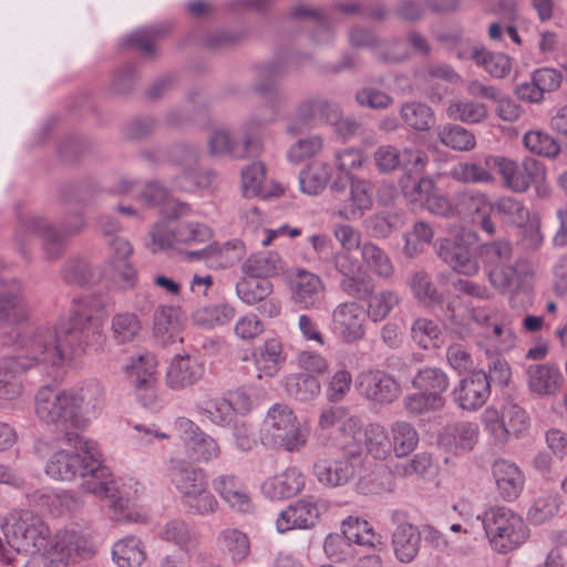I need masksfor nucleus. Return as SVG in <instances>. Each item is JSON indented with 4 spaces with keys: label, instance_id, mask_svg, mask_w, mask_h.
Segmentation results:
<instances>
[{
    "label": "nucleus",
    "instance_id": "14",
    "mask_svg": "<svg viewBox=\"0 0 567 567\" xmlns=\"http://www.w3.org/2000/svg\"><path fill=\"white\" fill-rule=\"evenodd\" d=\"M174 427L184 441L189 455L199 463H208L220 456L221 450L217 441L204 432L194 421L179 416Z\"/></svg>",
    "mask_w": 567,
    "mask_h": 567
},
{
    "label": "nucleus",
    "instance_id": "20",
    "mask_svg": "<svg viewBox=\"0 0 567 567\" xmlns=\"http://www.w3.org/2000/svg\"><path fill=\"white\" fill-rule=\"evenodd\" d=\"M491 394L487 373L477 371L464 378L454 386L452 396L458 408L476 411L482 408Z\"/></svg>",
    "mask_w": 567,
    "mask_h": 567
},
{
    "label": "nucleus",
    "instance_id": "1",
    "mask_svg": "<svg viewBox=\"0 0 567 567\" xmlns=\"http://www.w3.org/2000/svg\"><path fill=\"white\" fill-rule=\"evenodd\" d=\"M99 303L84 297L74 299L69 319L59 320L51 327L41 324L21 331L18 326L29 318V309L22 295L19 280H0V348L14 347L18 355L0 360V400H17L23 392L18 379L35 367L59 368L82 354L86 348L101 338V324L95 320Z\"/></svg>",
    "mask_w": 567,
    "mask_h": 567
},
{
    "label": "nucleus",
    "instance_id": "48",
    "mask_svg": "<svg viewBox=\"0 0 567 567\" xmlns=\"http://www.w3.org/2000/svg\"><path fill=\"white\" fill-rule=\"evenodd\" d=\"M272 284L267 279L245 277L236 284V295L246 305L254 306L271 295Z\"/></svg>",
    "mask_w": 567,
    "mask_h": 567
},
{
    "label": "nucleus",
    "instance_id": "49",
    "mask_svg": "<svg viewBox=\"0 0 567 567\" xmlns=\"http://www.w3.org/2000/svg\"><path fill=\"white\" fill-rule=\"evenodd\" d=\"M401 118L414 131H429L435 122L433 110L420 102H408L401 106Z\"/></svg>",
    "mask_w": 567,
    "mask_h": 567
},
{
    "label": "nucleus",
    "instance_id": "63",
    "mask_svg": "<svg viewBox=\"0 0 567 567\" xmlns=\"http://www.w3.org/2000/svg\"><path fill=\"white\" fill-rule=\"evenodd\" d=\"M523 142L529 152L540 156L555 157L560 152V146L556 140L538 130L526 132Z\"/></svg>",
    "mask_w": 567,
    "mask_h": 567
},
{
    "label": "nucleus",
    "instance_id": "54",
    "mask_svg": "<svg viewBox=\"0 0 567 567\" xmlns=\"http://www.w3.org/2000/svg\"><path fill=\"white\" fill-rule=\"evenodd\" d=\"M412 384L420 391L442 395L447 390L450 380L442 369L426 367L417 371L412 380Z\"/></svg>",
    "mask_w": 567,
    "mask_h": 567
},
{
    "label": "nucleus",
    "instance_id": "56",
    "mask_svg": "<svg viewBox=\"0 0 567 567\" xmlns=\"http://www.w3.org/2000/svg\"><path fill=\"white\" fill-rule=\"evenodd\" d=\"M142 330L140 318L133 312H118L112 318L113 338L118 343L133 341Z\"/></svg>",
    "mask_w": 567,
    "mask_h": 567
},
{
    "label": "nucleus",
    "instance_id": "46",
    "mask_svg": "<svg viewBox=\"0 0 567 567\" xmlns=\"http://www.w3.org/2000/svg\"><path fill=\"white\" fill-rule=\"evenodd\" d=\"M287 393L301 402L315 400L321 392V384L317 377L306 373H292L285 378Z\"/></svg>",
    "mask_w": 567,
    "mask_h": 567
},
{
    "label": "nucleus",
    "instance_id": "42",
    "mask_svg": "<svg viewBox=\"0 0 567 567\" xmlns=\"http://www.w3.org/2000/svg\"><path fill=\"white\" fill-rule=\"evenodd\" d=\"M275 118V110L262 118L250 117L243 125V147L237 145V152L234 153L235 158H246L257 156L262 151V140L259 133L254 131L255 126H261Z\"/></svg>",
    "mask_w": 567,
    "mask_h": 567
},
{
    "label": "nucleus",
    "instance_id": "18",
    "mask_svg": "<svg viewBox=\"0 0 567 567\" xmlns=\"http://www.w3.org/2000/svg\"><path fill=\"white\" fill-rule=\"evenodd\" d=\"M85 551V539L75 530L63 529L48 537V545L41 554L51 564L69 565L83 557Z\"/></svg>",
    "mask_w": 567,
    "mask_h": 567
},
{
    "label": "nucleus",
    "instance_id": "33",
    "mask_svg": "<svg viewBox=\"0 0 567 567\" xmlns=\"http://www.w3.org/2000/svg\"><path fill=\"white\" fill-rule=\"evenodd\" d=\"M332 176L328 162L315 161L299 173V187L303 194L315 196L324 190Z\"/></svg>",
    "mask_w": 567,
    "mask_h": 567
},
{
    "label": "nucleus",
    "instance_id": "12",
    "mask_svg": "<svg viewBox=\"0 0 567 567\" xmlns=\"http://www.w3.org/2000/svg\"><path fill=\"white\" fill-rule=\"evenodd\" d=\"M486 165L496 167L506 187L513 192L523 193L529 188L533 181L542 178L540 161L525 157L522 164L503 156L486 157Z\"/></svg>",
    "mask_w": 567,
    "mask_h": 567
},
{
    "label": "nucleus",
    "instance_id": "59",
    "mask_svg": "<svg viewBox=\"0 0 567 567\" xmlns=\"http://www.w3.org/2000/svg\"><path fill=\"white\" fill-rule=\"evenodd\" d=\"M482 423L493 445L503 447L507 443L511 434L501 412L493 408L486 409L482 414Z\"/></svg>",
    "mask_w": 567,
    "mask_h": 567
},
{
    "label": "nucleus",
    "instance_id": "64",
    "mask_svg": "<svg viewBox=\"0 0 567 567\" xmlns=\"http://www.w3.org/2000/svg\"><path fill=\"white\" fill-rule=\"evenodd\" d=\"M441 334L440 326L427 318H419L412 326V338L423 349L439 347Z\"/></svg>",
    "mask_w": 567,
    "mask_h": 567
},
{
    "label": "nucleus",
    "instance_id": "10",
    "mask_svg": "<svg viewBox=\"0 0 567 567\" xmlns=\"http://www.w3.org/2000/svg\"><path fill=\"white\" fill-rule=\"evenodd\" d=\"M290 301L302 310H319L326 302L327 285L318 275L306 268H296L287 277Z\"/></svg>",
    "mask_w": 567,
    "mask_h": 567
},
{
    "label": "nucleus",
    "instance_id": "50",
    "mask_svg": "<svg viewBox=\"0 0 567 567\" xmlns=\"http://www.w3.org/2000/svg\"><path fill=\"white\" fill-rule=\"evenodd\" d=\"M324 147L320 135H307L293 142L286 152V158L291 164H301L319 155Z\"/></svg>",
    "mask_w": 567,
    "mask_h": 567
},
{
    "label": "nucleus",
    "instance_id": "26",
    "mask_svg": "<svg viewBox=\"0 0 567 567\" xmlns=\"http://www.w3.org/2000/svg\"><path fill=\"white\" fill-rule=\"evenodd\" d=\"M480 426L475 422L458 421L446 425L440 434V442L455 454H466L477 444Z\"/></svg>",
    "mask_w": 567,
    "mask_h": 567
},
{
    "label": "nucleus",
    "instance_id": "25",
    "mask_svg": "<svg viewBox=\"0 0 567 567\" xmlns=\"http://www.w3.org/2000/svg\"><path fill=\"white\" fill-rule=\"evenodd\" d=\"M525 374L529 391L539 396L556 395L564 381L559 369L550 363L530 364Z\"/></svg>",
    "mask_w": 567,
    "mask_h": 567
},
{
    "label": "nucleus",
    "instance_id": "9",
    "mask_svg": "<svg viewBox=\"0 0 567 567\" xmlns=\"http://www.w3.org/2000/svg\"><path fill=\"white\" fill-rule=\"evenodd\" d=\"M346 182L343 184L337 179L331 184V190L342 203L338 215L347 220L359 219L373 205V185L370 181L355 176H349Z\"/></svg>",
    "mask_w": 567,
    "mask_h": 567
},
{
    "label": "nucleus",
    "instance_id": "32",
    "mask_svg": "<svg viewBox=\"0 0 567 567\" xmlns=\"http://www.w3.org/2000/svg\"><path fill=\"white\" fill-rule=\"evenodd\" d=\"M457 212L465 215H477V221L481 228L488 235L495 233V226L491 217L487 215L489 210H494L487 197L482 193L464 192L457 197Z\"/></svg>",
    "mask_w": 567,
    "mask_h": 567
},
{
    "label": "nucleus",
    "instance_id": "44",
    "mask_svg": "<svg viewBox=\"0 0 567 567\" xmlns=\"http://www.w3.org/2000/svg\"><path fill=\"white\" fill-rule=\"evenodd\" d=\"M390 434L392 451L396 457H405L417 447L419 432L406 421L393 422L390 425Z\"/></svg>",
    "mask_w": 567,
    "mask_h": 567
},
{
    "label": "nucleus",
    "instance_id": "53",
    "mask_svg": "<svg viewBox=\"0 0 567 567\" xmlns=\"http://www.w3.org/2000/svg\"><path fill=\"white\" fill-rule=\"evenodd\" d=\"M182 505L186 512L195 516H210L218 509V501L208 489V484L183 498Z\"/></svg>",
    "mask_w": 567,
    "mask_h": 567
},
{
    "label": "nucleus",
    "instance_id": "45",
    "mask_svg": "<svg viewBox=\"0 0 567 567\" xmlns=\"http://www.w3.org/2000/svg\"><path fill=\"white\" fill-rule=\"evenodd\" d=\"M217 545L233 561H243L250 550L248 536L238 528L226 527L217 536Z\"/></svg>",
    "mask_w": 567,
    "mask_h": 567
},
{
    "label": "nucleus",
    "instance_id": "21",
    "mask_svg": "<svg viewBox=\"0 0 567 567\" xmlns=\"http://www.w3.org/2000/svg\"><path fill=\"white\" fill-rule=\"evenodd\" d=\"M492 475L503 501L514 502L519 497L525 486V474L516 463L498 458L492 464Z\"/></svg>",
    "mask_w": 567,
    "mask_h": 567
},
{
    "label": "nucleus",
    "instance_id": "13",
    "mask_svg": "<svg viewBox=\"0 0 567 567\" xmlns=\"http://www.w3.org/2000/svg\"><path fill=\"white\" fill-rule=\"evenodd\" d=\"M354 300L337 305L331 312L330 330L346 343H354L365 336V313Z\"/></svg>",
    "mask_w": 567,
    "mask_h": 567
},
{
    "label": "nucleus",
    "instance_id": "7",
    "mask_svg": "<svg viewBox=\"0 0 567 567\" xmlns=\"http://www.w3.org/2000/svg\"><path fill=\"white\" fill-rule=\"evenodd\" d=\"M72 426L86 427L97 419L105 406V390L101 382L91 379L68 388Z\"/></svg>",
    "mask_w": 567,
    "mask_h": 567
},
{
    "label": "nucleus",
    "instance_id": "3",
    "mask_svg": "<svg viewBox=\"0 0 567 567\" xmlns=\"http://www.w3.org/2000/svg\"><path fill=\"white\" fill-rule=\"evenodd\" d=\"M84 227V218L81 214H68L62 223L61 230L48 224L44 218L38 215L27 216L19 220L14 231V241L20 246L21 252L25 254L24 246L33 238L42 239L44 258L54 260L65 249V238L78 234Z\"/></svg>",
    "mask_w": 567,
    "mask_h": 567
},
{
    "label": "nucleus",
    "instance_id": "24",
    "mask_svg": "<svg viewBox=\"0 0 567 567\" xmlns=\"http://www.w3.org/2000/svg\"><path fill=\"white\" fill-rule=\"evenodd\" d=\"M320 512L316 503L301 499L279 513L276 528L281 534L296 528L309 529L317 524Z\"/></svg>",
    "mask_w": 567,
    "mask_h": 567
},
{
    "label": "nucleus",
    "instance_id": "38",
    "mask_svg": "<svg viewBox=\"0 0 567 567\" xmlns=\"http://www.w3.org/2000/svg\"><path fill=\"white\" fill-rule=\"evenodd\" d=\"M112 557L118 567H140L146 559L145 546L135 536H126L113 545Z\"/></svg>",
    "mask_w": 567,
    "mask_h": 567
},
{
    "label": "nucleus",
    "instance_id": "22",
    "mask_svg": "<svg viewBox=\"0 0 567 567\" xmlns=\"http://www.w3.org/2000/svg\"><path fill=\"white\" fill-rule=\"evenodd\" d=\"M357 473L354 461L349 457L327 458L322 457L313 464V475L318 482L330 488L347 485Z\"/></svg>",
    "mask_w": 567,
    "mask_h": 567
},
{
    "label": "nucleus",
    "instance_id": "51",
    "mask_svg": "<svg viewBox=\"0 0 567 567\" xmlns=\"http://www.w3.org/2000/svg\"><path fill=\"white\" fill-rule=\"evenodd\" d=\"M153 329L155 337L163 343L174 342L179 329L176 309L169 306L158 307L154 312Z\"/></svg>",
    "mask_w": 567,
    "mask_h": 567
},
{
    "label": "nucleus",
    "instance_id": "23",
    "mask_svg": "<svg viewBox=\"0 0 567 567\" xmlns=\"http://www.w3.org/2000/svg\"><path fill=\"white\" fill-rule=\"evenodd\" d=\"M213 488L233 511L243 514L254 511V503L246 485L235 475L216 476L213 480Z\"/></svg>",
    "mask_w": 567,
    "mask_h": 567
},
{
    "label": "nucleus",
    "instance_id": "57",
    "mask_svg": "<svg viewBox=\"0 0 567 567\" xmlns=\"http://www.w3.org/2000/svg\"><path fill=\"white\" fill-rule=\"evenodd\" d=\"M158 537L165 542L174 543L181 548H186L195 539V534L184 519L172 518L161 526Z\"/></svg>",
    "mask_w": 567,
    "mask_h": 567
},
{
    "label": "nucleus",
    "instance_id": "29",
    "mask_svg": "<svg viewBox=\"0 0 567 567\" xmlns=\"http://www.w3.org/2000/svg\"><path fill=\"white\" fill-rule=\"evenodd\" d=\"M402 514L393 513V520L398 523L392 534V546L395 557L401 563L412 561L419 554L421 546V532L410 523L400 522Z\"/></svg>",
    "mask_w": 567,
    "mask_h": 567
},
{
    "label": "nucleus",
    "instance_id": "2",
    "mask_svg": "<svg viewBox=\"0 0 567 567\" xmlns=\"http://www.w3.org/2000/svg\"><path fill=\"white\" fill-rule=\"evenodd\" d=\"M45 473L56 481L81 478V489L122 507L138 492L133 478L116 481L104 465L97 442L78 432L66 431L58 441V450L50 456Z\"/></svg>",
    "mask_w": 567,
    "mask_h": 567
},
{
    "label": "nucleus",
    "instance_id": "41",
    "mask_svg": "<svg viewBox=\"0 0 567 567\" xmlns=\"http://www.w3.org/2000/svg\"><path fill=\"white\" fill-rule=\"evenodd\" d=\"M367 454L377 461H384L393 453L391 437L386 429L379 423H371L363 431Z\"/></svg>",
    "mask_w": 567,
    "mask_h": 567
},
{
    "label": "nucleus",
    "instance_id": "11",
    "mask_svg": "<svg viewBox=\"0 0 567 567\" xmlns=\"http://www.w3.org/2000/svg\"><path fill=\"white\" fill-rule=\"evenodd\" d=\"M37 417L48 425L72 426L68 388L42 385L34 395Z\"/></svg>",
    "mask_w": 567,
    "mask_h": 567
},
{
    "label": "nucleus",
    "instance_id": "31",
    "mask_svg": "<svg viewBox=\"0 0 567 567\" xmlns=\"http://www.w3.org/2000/svg\"><path fill=\"white\" fill-rule=\"evenodd\" d=\"M169 480L179 493L181 501L208 483L204 470L185 461H172Z\"/></svg>",
    "mask_w": 567,
    "mask_h": 567
},
{
    "label": "nucleus",
    "instance_id": "37",
    "mask_svg": "<svg viewBox=\"0 0 567 567\" xmlns=\"http://www.w3.org/2000/svg\"><path fill=\"white\" fill-rule=\"evenodd\" d=\"M157 360L152 353H143L132 357L124 368L127 381L138 388L154 383Z\"/></svg>",
    "mask_w": 567,
    "mask_h": 567
},
{
    "label": "nucleus",
    "instance_id": "34",
    "mask_svg": "<svg viewBox=\"0 0 567 567\" xmlns=\"http://www.w3.org/2000/svg\"><path fill=\"white\" fill-rule=\"evenodd\" d=\"M361 259L367 269L377 278L391 280L395 267L388 252L371 241L363 243L361 247Z\"/></svg>",
    "mask_w": 567,
    "mask_h": 567
},
{
    "label": "nucleus",
    "instance_id": "27",
    "mask_svg": "<svg viewBox=\"0 0 567 567\" xmlns=\"http://www.w3.org/2000/svg\"><path fill=\"white\" fill-rule=\"evenodd\" d=\"M306 484L303 472L297 466H289L281 473L262 483L264 494L272 499H282L299 494Z\"/></svg>",
    "mask_w": 567,
    "mask_h": 567
},
{
    "label": "nucleus",
    "instance_id": "4",
    "mask_svg": "<svg viewBox=\"0 0 567 567\" xmlns=\"http://www.w3.org/2000/svg\"><path fill=\"white\" fill-rule=\"evenodd\" d=\"M477 518L482 520L485 536L497 553H509L523 545L529 537V530L524 519L507 507L493 506Z\"/></svg>",
    "mask_w": 567,
    "mask_h": 567
},
{
    "label": "nucleus",
    "instance_id": "40",
    "mask_svg": "<svg viewBox=\"0 0 567 567\" xmlns=\"http://www.w3.org/2000/svg\"><path fill=\"white\" fill-rule=\"evenodd\" d=\"M241 268L246 276L268 280L269 277L277 276L282 271L284 262L277 252H260L250 256Z\"/></svg>",
    "mask_w": 567,
    "mask_h": 567
},
{
    "label": "nucleus",
    "instance_id": "43",
    "mask_svg": "<svg viewBox=\"0 0 567 567\" xmlns=\"http://www.w3.org/2000/svg\"><path fill=\"white\" fill-rule=\"evenodd\" d=\"M439 466L431 454L421 452L408 461L399 462L393 466V474L399 477L417 476L429 480L437 474Z\"/></svg>",
    "mask_w": 567,
    "mask_h": 567
},
{
    "label": "nucleus",
    "instance_id": "36",
    "mask_svg": "<svg viewBox=\"0 0 567 567\" xmlns=\"http://www.w3.org/2000/svg\"><path fill=\"white\" fill-rule=\"evenodd\" d=\"M342 534L349 543L375 548L383 545V537L375 533L372 526L364 519L349 516L342 522Z\"/></svg>",
    "mask_w": 567,
    "mask_h": 567
},
{
    "label": "nucleus",
    "instance_id": "58",
    "mask_svg": "<svg viewBox=\"0 0 567 567\" xmlns=\"http://www.w3.org/2000/svg\"><path fill=\"white\" fill-rule=\"evenodd\" d=\"M488 278L491 284L503 292L514 293L522 285V277L516 265L512 261L491 268L488 270Z\"/></svg>",
    "mask_w": 567,
    "mask_h": 567
},
{
    "label": "nucleus",
    "instance_id": "35",
    "mask_svg": "<svg viewBox=\"0 0 567 567\" xmlns=\"http://www.w3.org/2000/svg\"><path fill=\"white\" fill-rule=\"evenodd\" d=\"M331 105L323 99L305 100L298 107L295 118L287 126V132L297 134L313 125L319 117H329Z\"/></svg>",
    "mask_w": 567,
    "mask_h": 567
},
{
    "label": "nucleus",
    "instance_id": "15",
    "mask_svg": "<svg viewBox=\"0 0 567 567\" xmlns=\"http://www.w3.org/2000/svg\"><path fill=\"white\" fill-rule=\"evenodd\" d=\"M352 252L336 251L330 261L334 270L342 276L339 282L341 291L353 299L364 300L372 290V282L367 276L360 275V261Z\"/></svg>",
    "mask_w": 567,
    "mask_h": 567
},
{
    "label": "nucleus",
    "instance_id": "8",
    "mask_svg": "<svg viewBox=\"0 0 567 567\" xmlns=\"http://www.w3.org/2000/svg\"><path fill=\"white\" fill-rule=\"evenodd\" d=\"M212 236L210 228L202 223L171 226L167 221H161L151 230L150 248L153 252L177 249L182 245L206 243Z\"/></svg>",
    "mask_w": 567,
    "mask_h": 567
},
{
    "label": "nucleus",
    "instance_id": "16",
    "mask_svg": "<svg viewBox=\"0 0 567 567\" xmlns=\"http://www.w3.org/2000/svg\"><path fill=\"white\" fill-rule=\"evenodd\" d=\"M355 388L367 400L379 404L393 402L401 392L396 380L379 369L361 371L355 378Z\"/></svg>",
    "mask_w": 567,
    "mask_h": 567
},
{
    "label": "nucleus",
    "instance_id": "5",
    "mask_svg": "<svg viewBox=\"0 0 567 567\" xmlns=\"http://www.w3.org/2000/svg\"><path fill=\"white\" fill-rule=\"evenodd\" d=\"M308 436V430L288 405L276 403L268 410L262 427L264 444L296 453L306 446Z\"/></svg>",
    "mask_w": 567,
    "mask_h": 567
},
{
    "label": "nucleus",
    "instance_id": "60",
    "mask_svg": "<svg viewBox=\"0 0 567 567\" xmlns=\"http://www.w3.org/2000/svg\"><path fill=\"white\" fill-rule=\"evenodd\" d=\"M197 413L213 424L227 426L231 421L230 404L225 398L208 399L196 406Z\"/></svg>",
    "mask_w": 567,
    "mask_h": 567
},
{
    "label": "nucleus",
    "instance_id": "39",
    "mask_svg": "<svg viewBox=\"0 0 567 567\" xmlns=\"http://www.w3.org/2000/svg\"><path fill=\"white\" fill-rule=\"evenodd\" d=\"M364 299H367L365 313L372 322L384 320L401 303L400 295L388 288L375 292L372 289Z\"/></svg>",
    "mask_w": 567,
    "mask_h": 567
},
{
    "label": "nucleus",
    "instance_id": "30",
    "mask_svg": "<svg viewBox=\"0 0 567 567\" xmlns=\"http://www.w3.org/2000/svg\"><path fill=\"white\" fill-rule=\"evenodd\" d=\"M241 187L246 197H279L284 187L279 184H266V167L262 163H252L241 171Z\"/></svg>",
    "mask_w": 567,
    "mask_h": 567
},
{
    "label": "nucleus",
    "instance_id": "6",
    "mask_svg": "<svg viewBox=\"0 0 567 567\" xmlns=\"http://www.w3.org/2000/svg\"><path fill=\"white\" fill-rule=\"evenodd\" d=\"M471 318L481 328L477 347L486 355L501 354L515 347L516 334L509 313L491 307H477L472 309Z\"/></svg>",
    "mask_w": 567,
    "mask_h": 567
},
{
    "label": "nucleus",
    "instance_id": "52",
    "mask_svg": "<svg viewBox=\"0 0 567 567\" xmlns=\"http://www.w3.org/2000/svg\"><path fill=\"white\" fill-rule=\"evenodd\" d=\"M434 231L432 227L424 221H416L412 229L403 235V254L408 258H414L422 254L427 245L433 240Z\"/></svg>",
    "mask_w": 567,
    "mask_h": 567
},
{
    "label": "nucleus",
    "instance_id": "62",
    "mask_svg": "<svg viewBox=\"0 0 567 567\" xmlns=\"http://www.w3.org/2000/svg\"><path fill=\"white\" fill-rule=\"evenodd\" d=\"M445 400L443 395L420 391L417 393L408 394L403 399V405L406 412L411 414H423L440 410L444 406Z\"/></svg>",
    "mask_w": 567,
    "mask_h": 567
},
{
    "label": "nucleus",
    "instance_id": "61",
    "mask_svg": "<svg viewBox=\"0 0 567 567\" xmlns=\"http://www.w3.org/2000/svg\"><path fill=\"white\" fill-rule=\"evenodd\" d=\"M446 115L454 121L478 123L487 116V110L483 103L457 101L446 107Z\"/></svg>",
    "mask_w": 567,
    "mask_h": 567
},
{
    "label": "nucleus",
    "instance_id": "17",
    "mask_svg": "<svg viewBox=\"0 0 567 567\" xmlns=\"http://www.w3.org/2000/svg\"><path fill=\"white\" fill-rule=\"evenodd\" d=\"M437 255L457 274L474 276L480 270L475 247L461 237L440 240Z\"/></svg>",
    "mask_w": 567,
    "mask_h": 567
},
{
    "label": "nucleus",
    "instance_id": "28",
    "mask_svg": "<svg viewBox=\"0 0 567 567\" xmlns=\"http://www.w3.org/2000/svg\"><path fill=\"white\" fill-rule=\"evenodd\" d=\"M257 378H274L286 362L284 344L278 338H269L252 352Z\"/></svg>",
    "mask_w": 567,
    "mask_h": 567
},
{
    "label": "nucleus",
    "instance_id": "47",
    "mask_svg": "<svg viewBox=\"0 0 567 567\" xmlns=\"http://www.w3.org/2000/svg\"><path fill=\"white\" fill-rule=\"evenodd\" d=\"M236 310L228 303L206 306L193 312L192 319L198 327L210 329L227 324L233 320Z\"/></svg>",
    "mask_w": 567,
    "mask_h": 567
},
{
    "label": "nucleus",
    "instance_id": "19",
    "mask_svg": "<svg viewBox=\"0 0 567 567\" xmlns=\"http://www.w3.org/2000/svg\"><path fill=\"white\" fill-rule=\"evenodd\" d=\"M205 374V364L197 354H176L172 358L165 380L169 389L181 391L196 384Z\"/></svg>",
    "mask_w": 567,
    "mask_h": 567
},
{
    "label": "nucleus",
    "instance_id": "55",
    "mask_svg": "<svg viewBox=\"0 0 567 567\" xmlns=\"http://www.w3.org/2000/svg\"><path fill=\"white\" fill-rule=\"evenodd\" d=\"M441 143L456 151H470L475 147L474 135L457 124H445L437 127Z\"/></svg>",
    "mask_w": 567,
    "mask_h": 567
}]
</instances>
